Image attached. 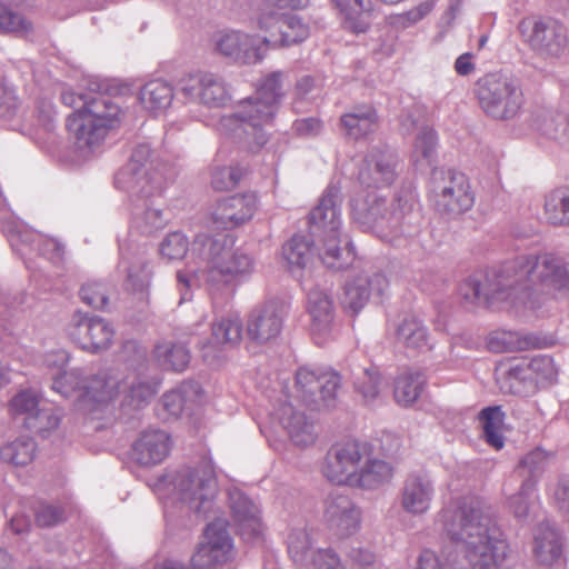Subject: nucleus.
<instances>
[{
    "label": "nucleus",
    "instance_id": "obj_38",
    "mask_svg": "<svg viewBox=\"0 0 569 569\" xmlns=\"http://www.w3.org/2000/svg\"><path fill=\"white\" fill-rule=\"evenodd\" d=\"M210 343L213 347H233L242 338V325L237 317L222 318L212 325Z\"/></svg>",
    "mask_w": 569,
    "mask_h": 569
},
{
    "label": "nucleus",
    "instance_id": "obj_45",
    "mask_svg": "<svg viewBox=\"0 0 569 569\" xmlns=\"http://www.w3.org/2000/svg\"><path fill=\"white\" fill-rule=\"evenodd\" d=\"M164 188L163 176L158 171L134 172L132 192L140 197H150L160 193Z\"/></svg>",
    "mask_w": 569,
    "mask_h": 569
},
{
    "label": "nucleus",
    "instance_id": "obj_22",
    "mask_svg": "<svg viewBox=\"0 0 569 569\" xmlns=\"http://www.w3.org/2000/svg\"><path fill=\"white\" fill-rule=\"evenodd\" d=\"M269 30H263L268 36L262 39L266 50L273 47L291 46L303 41L309 36L308 27L300 19L284 13L267 16Z\"/></svg>",
    "mask_w": 569,
    "mask_h": 569
},
{
    "label": "nucleus",
    "instance_id": "obj_56",
    "mask_svg": "<svg viewBox=\"0 0 569 569\" xmlns=\"http://www.w3.org/2000/svg\"><path fill=\"white\" fill-rule=\"evenodd\" d=\"M80 296L84 303L97 309L104 307L108 301L103 286L98 282H88L82 286Z\"/></svg>",
    "mask_w": 569,
    "mask_h": 569
},
{
    "label": "nucleus",
    "instance_id": "obj_25",
    "mask_svg": "<svg viewBox=\"0 0 569 569\" xmlns=\"http://www.w3.org/2000/svg\"><path fill=\"white\" fill-rule=\"evenodd\" d=\"M171 449L170 436L161 430L143 431L133 445L132 451L136 461L141 466L161 463Z\"/></svg>",
    "mask_w": 569,
    "mask_h": 569
},
{
    "label": "nucleus",
    "instance_id": "obj_23",
    "mask_svg": "<svg viewBox=\"0 0 569 569\" xmlns=\"http://www.w3.org/2000/svg\"><path fill=\"white\" fill-rule=\"evenodd\" d=\"M181 91L191 99H198L208 106H220L227 99L223 82L209 72H197L183 77Z\"/></svg>",
    "mask_w": 569,
    "mask_h": 569
},
{
    "label": "nucleus",
    "instance_id": "obj_24",
    "mask_svg": "<svg viewBox=\"0 0 569 569\" xmlns=\"http://www.w3.org/2000/svg\"><path fill=\"white\" fill-rule=\"evenodd\" d=\"M325 517L330 529L341 538L356 532L359 527V510L341 495L327 500Z\"/></svg>",
    "mask_w": 569,
    "mask_h": 569
},
{
    "label": "nucleus",
    "instance_id": "obj_12",
    "mask_svg": "<svg viewBox=\"0 0 569 569\" xmlns=\"http://www.w3.org/2000/svg\"><path fill=\"white\" fill-rule=\"evenodd\" d=\"M369 447L358 441H346L335 445L326 457L322 468L323 476L336 485H352Z\"/></svg>",
    "mask_w": 569,
    "mask_h": 569
},
{
    "label": "nucleus",
    "instance_id": "obj_62",
    "mask_svg": "<svg viewBox=\"0 0 569 569\" xmlns=\"http://www.w3.org/2000/svg\"><path fill=\"white\" fill-rule=\"evenodd\" d=\"M547 460V455L540 449H536L529 452L520 462V469H527L528 472L533 473L535 471L542 469Z\"/></svg>",
    "mask_w": 569,
    "mask_h": 569
},
{
    "label": "nucleus",
    "instance_id": "obj_35",
    "mask_svg": "<svg viewBox=\"0 0 569 569\" xmlns=\"http://www.w3.org/2000/svg\"><path fill=\"white\" fill-rule=\"evenodd\" d=\"M36 442L28 437L18 438L0 448V460L20 467L32 462L36 457Z\"/></svg>",
    "mask_w": 569,
    "mask_h": 569
},
{
    "label": "nucleus",
    "instance_id": "obj_27",
    "mask_svg": "<svg viewBox=\"0 0 569 569\" xmlns=\"http://www.w3.org/2000/svg\"><path fill=\"white\" fill-rule=\"evenodd\" d=\"M308 312L311 318V332L316 342H325L335 319L332 300L322 291L313 290L308 296Z\"/></svg>",
    "mask_w": 569,
    "mask_h": 569
},
{
    "label": "nucleus",
    "instance_id": "obj_57",
    "mask_svg": "<svg viewBox=\"0 0 569 569\" xmlns=\"http://www.w3.org/2000/svg\"><path fill=\"white\" fill-rule=\"evenodd\" d=\"M66 510L61 506L42 505L36 512V522L40 527H51L64 520Z\"/></svg>",
    "mask_w": 569,
    "mask_h": 569
},
{
    "label": "nucleus",
    "instance_id": "obj_1",
    "mask_svg": "<svg viewBox=\"0 0 569 569\" xmlns=\"http://www.w3.org/2000/svg\"><path fill=\"white\" fill-rule=\"evenodd\" d=\"M436 522L466 562L463 569H499L511 552L503 532L478 497H463L442 508Z\"/></svg>",
    "mask_w": 569,
    "mask_h": 569
},
{
    "label": "nucleus",
    "instance_id": "obj_43",
    "mask_svg": "<svg viewBox=\"0 0 569 569\" xmlns=\"http://www.w3.org/2000/svg\"><path fill=\"white\" fill-rule=\"evenodd\" d=\"M39 402V397L34 392L22 390L9 401L8 409L12 417L24 416V423L28 427L40 409Z\"/></svg>",
    "mask_w": 569,
    "mask_h": 569
},
{
    "label": "nucleus",
    "instance_id": "obj_48",
    "mask_svg": "<svg viewBox=\"0 0 569 569\" xmlns=\"http://www.w3.org/2000/svg\"><path fill=\"white\" fill-rule=\"evenodd\" d=\"M31 30L32 26L29 21L0 3V32L28 34Z\"/></svg>",
    "mask_w": 569,
    "mask_h": 569
},
{
    "label": "nucleus",
    "instance_id": "obj_42",
    "mask_svg": "<svg viewBox=\"0 0 569 569\" xmlns=\"http://www.w3.org/2000/svg\"><path fill=\"white\" fill-rule=\"evenodd\" d=\"M233 516L238 522L239 531L246 539H251L261 533V522L256 507L243 500V510L233 506Z\"/></svg>",
    "mask_w": 569,
    "mask_h": 569
},
{
    "label": "nucleus",
    "instance_id": "obj_50",
    "mask_svg": "<svg viewBox=\"0 0 569 569\" xmlns=\"http://www.w3.org/2000/svg\"><path fill=\"white\" fill-rule=\"evenodd\" d=\"M310 539L306 531H293L288 537V552L291 559L302 566L307 560Z\"/></svg>",
    "mask_w": 569,
    "mask_h": 569
},
{
    "label": "nucleus",
    "instance_id": "obj_47",
    "mask_svg": "<svg viewBox=\"0 0 569 569\" xmlns=\"http://www.w3.org/2000/svg\"><path fill=\"white\" fill-rule=\"evenodd\" d=\"M247 170L241 167L218 168L212 172L211 186L217 191H229L234 189Z\"/></svg>",
    "mask_w": 569,
    "mask_h": 569
},
{
    "label": "nucleus",
    "instance_id": "obj_59",
    "mask_svg": "<svg viewBox=\"0 0 569 569\" xmlns=\"http://www.w3.org/2000/svg\"><path fill=\"white\" fill-rule=\"evenodd\" d=\"M157 392V383H139L130 388L128 405L140 408L143 402L154 396Z\"/></svg>",
    "mask_w": 569,
    "mask_h": 569
},
{
    "label": "nucleus",
    "instance_id": "obj_33",
    "mask_svg": "<svg viewBox=\"0 0 569 569\" xmlns=\"http://www.w3.org/2000/svg\"><path fill=\"white\" fill-rule=\"evenodd\" d=\"M172 99V87L168 82L159 79L147 82L141 88L139 94L142 107L153 114L164 111L171 104Z\"/></svg>",
    "mask_w": 569,
    "mask_h": 569
},
{
    "label": "nucleus",
    "instance_id": "obj_13",
    "mask_svg": "<svg viewBox=\"0 0 569 569\" xmlns=\"http://www.w3.org/2000/svg\"><path fill=\"white\" fill-rule=\"evenodd\" d=\"M227 526L228 523L223 519H217L207 526L204 539L191 558L193 567L209 568L228 559L232 543Z\"/></svg>",
    "mask_w": 569,
    "mask_h": 569
},
{
    "label": "nucleus",
    "instance_id": "obj_29",
    "mask_svg": "<svg viewBox=\"0 0 569 569\" xmlns=\"http://www.w3.org/2000/svg\"><path fill=\"white\" fill-rule=\"evenodd\" d=\"M532 555L541 566H553L562 557V543L559 533L548 523H540L533 533Z\"/></svg>",
    "mask_w": 569,
    "mask_h": 569
},
{
    "label": "nucleus",
    "instance_id": "obj_36",
    "mask_svg": "<svg viewBox=\"0 0 569 569\" xmlns=\"http://www.w3.org/2000/svg\"><path fill=\"white\" fill-rule=\"evenodd\" d=\"M312 256V243L303 236H293L282 247V257L290 271L303 269L311 261Z\"/></svg>",
    "mask_w": 569,
    "mask_h": 569
},
{
    "label": "nucleus",
    "instance_id": "obj_54",
    "mask_svg": "<svg viewBox=\"0 0 569 569\" xmlns=\"http://www.w3.org/2000/svg\"><path fill=\"white\" fill-rule=\"evenodd\" d=\"M59 422L60 417L54 409L41 408L36 412V416L28 428L36 429L39 433L44 435L46 432L56 429L59 426Z\"/></svg>",
    "mask_w": 569,
    "mask_h": 569
},
{
    "label": "nucleus",
    "instance_id": "obj_16",
    "mask_svg": "<svg viewBox=\"0 0 569 569\" xmlns=\"http://www.w3.org/2000/svg\"><path fill=\"white\" fill-rule=\"evenodd\" d=\"M495 274L491 281L487 274L476 273L466 279L458 289V293L466 305L473 307L488 306L495 301H502L510 297L505 278Z\"/></svg>",
    "mask_w": 569,
    "mask_h": 569
},
{
    "label": "nucleus",
    "instance_id": "obj_7",
    "mask_svg": "<svg viewBox=\"0 0 569 569\" xmlns=\"http://www.w3.org/2000/svg\"><path fill=\"white\" fill-rule=\"evenodd\" d=\"M121 110L110 97L96 93L82 108H78L67 119V129L79 148L99 144L108 131L120 122Z\"/></svg>",
    "mask_w": 569,
    "mask_h": 569
},
{
    "label": "nucleus",
    "instance_id": "obj_20",
    "mask_svg": "<svg viewBox=\"0 0 569 569\" xmlns=\"http://www.w3.org/2000/svg\"><path fill=\"white\" fill-rule=\"evenodd\" d=\"M258 208V197L247 192L219 200L212 212V222L217 228L233 229L249 221Z\"/></svg>",
    "mask_w": 569,
    "mask_h": 569
},
{
    "label": "nucleus",
    "instance_id": "obj_60",
    "mask_svg": "<svg viewBox=\"0 0 569 569\" xmlns=\"http://www.w3.org/2000/svg\"><path fill=\"white\" fill-rule=\"evenodd\" d=\"M312 561L316 569H345L339 557L329 549L318 550Z\"/></svg>",
    "mask_w": 569,
    "mask_h": 569
},
{
    "label": "nucleus",
    "instance_id": "obj_14",
    "mask_svg": "<svg viewBox=\"0 0 569 569\" xmlns=\"http://www.w3.org/2000/svg\"><path fill=\"white\" fill-rule=\"evenodd\" d=\"M214 48L221 56L244 64L260 62L267 53L262 39L238 31L219 33Z\"/></svg>",
    "mask_w": 569,
    "mask_h": 569
},
{
    "label": "nucleus",
    "instance_id": "obj_46",
    "mask_svg": "<svg viewBox=\"0 0 569 569\" xmlns=\"http://www.w3.org/2000/svg\"><path fill=\"white\" fill-rule=\"evenodd\" d=\"M308 3V0H261L259 4L258 28L269 30L267 16L281 14L283 9H300Z\"/></svg>",
    "mask_w": 569,
    "mask_h": 569
},
{
    "label": "nucleus",
    "instance_id": "obj_9",
    "mask_svg": "<svg viewBox=\"0 0 569 569\" xmlns=\"http://www.w3.org/2000/svg\"><path fill=\"white\" fill-rule=\"evenodd\" d=\"M475 94L481 110L497 120L513 118L523 103V93L518 83L511 77L499 72L479 78Z\"/></svg>",
    "mask_w": 569,
    "mask_h": 569
},
{
    "label": "nucleus",
    "instance_id": "obj_64",
    "mask_svg": "<svg viewBox=\"0 0 569 569\" xmlns=\"http://www.w3.org/2000/svg\"><path fill=\"white\" fill-rule=\"evenodd\" d=\"M473 56L470 52L462 53L455 61V70L459 76H468L475 70Z\"/></svg>",
    "mask_w": 569,
    "mask_h": 569
},
{
    "label": "nucleus",
    "instance_id": "obj_40",
    "mask_svg": "<svg viewBox=\"0 0 569 569\" xmlns=\"http://www.w3.org/2000/svg\"><path fill=\"white\" fill-rule=\"evenodd\" d=\"M397 339L408 349H419L427 346V329L417 318L407 317L397 328Z\"/></svg>",
    "mask_w": 569,
    "mask_h": 569
},
{
    "label": "nucleus",
    "instance_id": "obj_32",
    "mask_svg": "<svg viewBox=\"0 0 569 569\" xmlns=\"http://www.w3.org/2000/svg\"><path fill=\"white\" fill-rule=\"evenodd\" d=\"M347 136L355 140L366 138L378 128V116L372 107L358 108L340 119Z\"/></svg>",
    "mask_w": 569,
    "mask_h": 569
},
{
    "label": "nucleus",
    "instance_id": "obj_2",
    "mask_svg": "<svg viewBox=\"0 0 569 569\" xmlns=\"http://www.w3.org/2000/svg\"><path fill=\"white\" fill-rule=\"evenodd\" d=\"M508 292L522 301L560 298L569 293V272L563 261L552 253L522 256L503 266Z\"/></svg>",
    "mask_w": 569,
    "mask_h": 569
},
{
    "label": "nucleus",
    "instance_id": "obj_31",
    "mask_svg": "<svg viewBox=\"0 0 569 569\" xmlns=\"http://www.w3.org/2000/svg\"><path fill=\"white\" fill-rule=\"evenodd\" d=\"M392 476V467L383 460L371 458L370 449H368V456L352 479L351 487L373 489L389 482Z\"/></svg>",
    "mask_w": 569,
    "mask_h": 569
},
{
    "label": "nucleus",
    "instance_id": "obj_17",
    "mask_svg": "<svg viewBox=\"0 0 569 569\" xmlns=\"http://www.w3.org/2000/svg\"><path fill=\"white\" fill-rule=\"evenodd\" d=\"M69 333L81 349L90 352L109 348L114 336L112 327L103 319L89 318L80 312L74 315Z\"/></svg>",
    "mask_w": 569,
    "mask_h": 569
},
{
    "label": "nucleus",
    "instance_id": "obj_44",
    "mask_svg": "<svg viewBox=\"0 0 569 569\" xmlns=\"http://www.w3.org/2000/svg\"><path fill=\"white\" fill-rule=\"evenodd\" d=\"M565 197L562 188H558L549 192L545 201V218L553 226H563L569 223V213L567 211L566 200L560 201L558 198Z\"/></svg>",
    "mask_w": 569,
    "mask_h": 569
},
{
    "label": "nucleus",
    "instance_id": "obj_5",
    "mask_svg": "<svg viewBox=\"0 0 569 569\" xmlns=\"http://www.w3.org/2000/svg\"><path fill=\"white\" fill-rule=\"evenodd\" d=\"M233 244L234 240L230 236L218 239L206 238L203 248L207 269L201 272L191 268L186 273L178 271L177 280L180 291L189 289V276L196 280H203L212 290L216 284L226 286L237 277L250 273L253 268L252 259L240 250H233Z\"/></svg>",
    "mask_w": 569,
    "mask_h": 569
},
{
    "label": "nucleus",
    "instance_id": "obj_37",
    "mask_svg": "<svg viewBox=\"0 0 569 569\" xmlns=\"http://www.w3.org/2000/svg\"><path fill=\"white\" fill-rule=\"evenodd\" d=\"M158 363L168 370L183 371L190 362L189 350L173 342L159 343L154 349Z\"/></svg>",
    "mask_w": 569,
    "mask_h": 569
},
{
    "label": "nucleus",
    "instance_id": "obj_52",
    "mask_svg": "<svg viewBox=\"0 0 569 569\" xmlns=\"http://www.w3.org/2000/svg\"><path fill=\"white\" fill-rule=\"evenodd\" d=\"M432 9H433L432 1L421 2L417 7L410 9L407 12L393 16L391 18V23L397 27L407 28V27L422 20L427 14H429L431 12Z\"/></svg>",
    "mask_w": 569,
    "mask_h": 569
},
{
    "label": "nucleus",
    "instance_id": "obj_30",
    "mask_svg": "<svg viewBox=\"0 0 569 569\" xmlns=\"http://www.w3.org/2000/svg\"><path fill=\"white\" fill-rule=\"evenodd\" d=\"M345 29L353 33H365L371 24L372 0H336Z\"/></svg>",
    "mask_w": 569,
    "mask_h": 569
},
{
    "label": "nucleus",
    "instance_id": "obj_3",
    "mask_svg": "<svg viewBox=\"0 0 569 569\" xmlns=\"http://www.w3.org/2000/svg\"><path fill=\"white\" fill-rule=\"evenodd\" d=\"M396 178V158L388 150H375L365 160L359 171V181L367 189L351 201V213L362 224L380 231L392 223H399L402 214L397 209L389 210L385 200L369 189L390 186Z\"/></svg>",
    "mask_w": 569,
    "mask_h": 569
},
{
    "label": "nucleus",
    "instance_id": "obj_11",
    "mask_svg": "<svg viewBox=\"0 0 569 569\" xmlns=\"http://www.w3.org/2000/svg\"><path fill=\"white\" fill-rule=\"evenodd\" d=\"M518 29L523 41L542 57H560L568 48L567 29L553 19L527 17Z\"/></svg>",
    "mask_w": 569,
    "mask_h": 569
},
{
    "label": "nucleus",
    "instance_id": "obj_61",
    "mask_svg": "<svg viewBox=\"0 0 569 569\" xmlns=\"http://www.w3.org/2000/svg\"><path fill=\"white\" fill-rule=\"evenodd\" d=\"M436 146V133L433 130L426 129L417 138L415 150L420 152L423 158L428 159Z\"/></svg>",
    "mask_w": 569,
    "mask_h": 569
},
{
    "label": "nucleus",
    "instance_id": "obj_51",
    "mask_svg": "<svg viewBox=\"0 0 569 569\" xmlns=\"http://www.w3.org/2000/svg\"><path fill=\"white\" fill-rule=\"evenodd\" d=\"M380 375L376 369H366L356 381V389L365 401L373 400L379 393Z\"/></svg>",
    "mask_w": 569,
    "mask_h": 569
},
{
    "label": "nucleus",
    "instance_id": "obj_6",
    "mask_svg": "<svg viewBox=\"0 0 569 569\" xmlns=\"http://www.w3.org/2000/svg\"><path fill=\"white\" fill-rule=\"evenodd\" d=\"M281 73L272 72L262 81L258 98L241 102L239 110L222 117L221 126L231 136H252L257 146L266 143L262 126L269 123L274 114L276 104L282 96Z\"/></svg>",
    "mask_w": 569,
    "mask_h": 569
},
{
    "label": "nucleus",
    "instance_id": "obj_55",
    "mask_svg": "<svg viewBox=\"0 0 569 569\" xmlns=\"http://www.w3.org/2000/svg\"><path fill=\"white\" fill-rule=\"evenodd\" d=\"M152 276L149 261L138 258L128 270V280L133 287L143 288L150 282Z\"/></svg>",
    "mask_w": 569,
    "mask_h": 569
},
{
    "label": "nucleus",
    "instance_id": "obj_19",
    "mask_svg": "<svg viewBox=\"0 0 569 569\" xmlns=\"http://www.w3.org/2000/svg\"><path fill=\"white\" fill-rule=\"evenodd\" d=\"M473 193L466 174L448 171L442 186L436 194V204L440 211L460 214L473 206Z\"/></svg>",
    "mask_w": 569,
    "mask_h": 569
},
{
    "label": "nucleus",
    "instance_id": "obj_26",
    "mask_svg": "<svg viewBox=\"0 0 569 569\" xmlns=\"http://www.w3.org/2000/svg\"><path fill=\"white\" fill-rule=\"evenodd\" d=\"M433 493V485L428 476L410 475L403 483L401 506L412 515L426 513L431 507Z\"/></svg>",
    "mask_w": 569,
    "mask_h": 569
},
{
    "label": "nucleus",
    "instance_id": "obj_8",
    "mask_svg": "<svg viewBox=\"0 0 569 569\" xmlns=\"http://www.w3.org/2000/svg\"><path fill=\"white\" fill-rule=\"evenodd\" d=\"M52 388L63 397L72 398L79 410L93 412L116 398L119 382L112 377L83 379L78 371H66L53 379Z\"/></svg>",
    "mask_w": 569,
    "mask_h": 569
},
{
    "label": "nucleus",
    "instance_id": "obj_4",
    "mask_svg": "<svg viewBox=\"0 0 569 569\" xmlns=\"http://www.w3.org/2000/svg\"><path fill=\"white\" fill-rule=\"evenodd\" d=\"M309 224L311 232L323 240L320 257L328 268L341 270L353 262L356 253L351 243L346 240L340 246L341 200L336 187L326 189L318 206L310 212Z\"/></svg>",
    "mask_w": 569,
    "mask_h": 569
},
{
    "label": "nucleus",
    "instance_id": "obj_39",
    "mask_svg": "<svg viewBox=\"0 0 569 569\" xmlns=\"http://www.w3.org/2000/svg\"><path fill=\"white\" fill-rule=\"evenodd\" d=\"M479 419L482 422L486 441L499 450L503 447V437L501 433L505 415L500 407H488L481 410Z\"/></svg>",
    "mask_w": 569,
    "mask_h": 569
},
{
    "label": "nucleus",
    "instance_id": "obj_10",
    "mask_svg": "<svg viewBox=\"0 0 569 569\" xmlns=\"http://www.w3.org/2000/svg\"><path fill=\"white\" fill-rule=\"evenodd\" d=\"M340 376L333 370H313L301 367L289 399L301 402L312 410L329 407L340 387Z\"/></svg>",
    "mask_w": 569,
    "mask_h": 569
},
{
    "label": "nucleus",
    "instance_id": "obj_21",
    "mask_svg": "<svg viewBox=\"0 0 569 569\" xmlns=\"http://www.w3.org/2000/svg\"><path fill=\"white\" fill-rule=\"evenodd\" d=\"M177 487L186 498L199 500L200 503L212 498L217 491L212 463L206 461L194 469L181 472L177 480Z\"/></svg>",
    "mask_w": 569,
    "mask_h": 569
},
{
    "label": "nucleus",
    "instance_id": "obj_63",
    "mask_svg": "<svg viewBox=\"0 0 569 569\" xmlns=\"http://www.w3.org/2000/svg\"><path fill=\"white\" fill-rule=\"evenodd\" d=\"M417 569H445V567L433 551L426 549L418 559Z\"/></svg>",
    "mask_w": 569,
    "mask_h": 569
},
{
    "label": "nucleus",
    "instance_id": "obj_58",
    "mask_svg": "<svg viewBox=\"0 0 569 569\" xmlns=\"http://www.w3.org/2000/svg\"><path fill=\"white\" fill-rule=\"evenodd\" d=\"M187 392V386H182L180 389L171 390L163 395V408L169 416L178 417L182 412Z\"/></svg>",
    "mask_w": 569,
    "mask_h": 569
},
{
    "label": "nucleus",
    "instance_id": "obj_15",
    "mask_svg": "<svg viewBox=\"0 0 569 569\" xmlns=\"http://www.w3.org/2000/svg\"><path fill=\"white\" fill-rule=\"evenodd\" d=\"M388 288L389 282L382 273L355 274L345 284L342 306L356 315L371 298H381Z\"/></svg>",
    "mask_w": 569,
    "mask_h": 569
},
{
    "label": "nucleus",
    "instance_id": "obj_49",
    "mask_svg": "<svg viewBox=\"0 0 569 569\" xmlns=\"http://www.w3.org/2000/svg\"><path fill=\"white\" fill-rule=\"evenodd\" d=\"M189 248L187 237L181 232L169 233L160 244V254L168 260L182 259Z\"/></svg>",
    "mask_w": 569,
    "mask_h": 569
},
{
    "label": "nucleus",
    "instance_id": "obj_34",
    "mask_svg": "<svg viewBox=\"0 0 569 569\" xmlns=\"http://www.w3.org/2000/svg\"><path fill=\"white\" fill-rule=\"evenodd\" d=\"M426 386V377L419 370L402 371L395 382V399L398 405L409 407L415 403Z\"/></svg>",
    "mask_w": 569,
    "mask_h": 569
},
{
    "label": "nucleus",
    "instance_id": "obj_28",
    "mask_svg": "<svg viewBox=\"0 0 569 569\" xmlns=\"http://www.w3.org/2000/svg\"><path fill=\"white\" fill-rule=\"evenodd\" d=\"M282 327L280 316L277 313L274 307L266 306L254 309L247 322L248 338L257 343H264L276 338Z\"/></svg>",
    "mask_w": 569,
    "mask_h": 569
},
{
    "label": "nucleus",
    "instance_id": "obj_18",
    "mask_svg": "<svg viewBox=\"0 0 569 569\" xmlns=\"http://www.w3.org/2000/svg\"><path fill=\"white\" fill-rule=\"evenodd\" d=\"M302 405L292 399L281 403L274 412V420L296 445L306 447L316 440L315 422L298 407Z\"/></svg>",
    "mask_w": 569,
    "mask_h": 569
},
{
    "label": "nucleus",
    "instance_id": "obj_53",
    "mask_svg": "<svg viewBox=\"0 0 569 569\" xmlns=\"http://www.w3.org/2000/svg\"><path fill=\"white\" fill-rule=\"evenodd\" d=\"M535 482L527 480L522 483L520 491L510 498L509 506L518 518H526L532 503L529 502V496L533 491Z\"/></svg>",
    "mask_w": 569,
    "mask_h": 569
},
{
    "label": "nucleus",
    "instance_id": "obj_41",
    "mask_svg": "<svg viewBox=\"0 0 569 569\" xmlns=\"http://www.w3.org/2000/svg\"><path fill=\"white\" fill-rule=\"evenodd\" d=\"M531 345L528 338L520 337L518 332L497 330L492 332L487 341L489 350L493 352H512L525 350Z\"/></svg>",
    "mask_w": 569,
    "mask_h": 569
}]
</instances>
